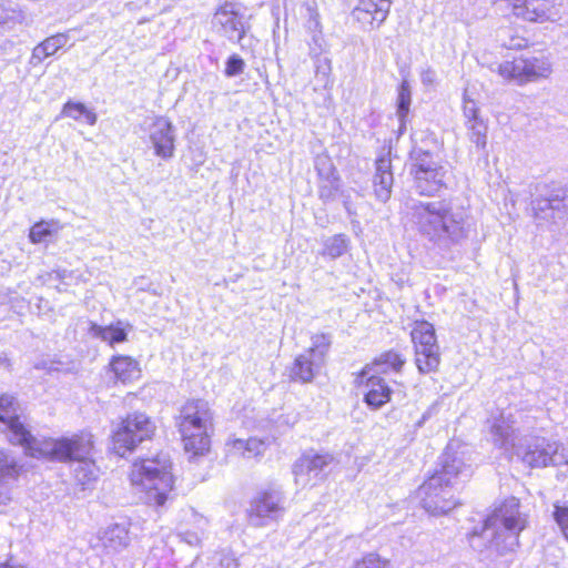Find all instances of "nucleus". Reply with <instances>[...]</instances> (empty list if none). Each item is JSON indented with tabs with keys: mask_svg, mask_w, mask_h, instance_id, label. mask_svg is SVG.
<instances>
[{
	"mask_svg": "<svg viewBox=\"0 0 568 568\" xmlns=\"http://www.w3.org/2000/svg\"><path fill=\"white\" fill-rule=\"evenodd\" d=\"M110 365L115 377L122 383L132 382L140 377L139 363L130 356H114Z\"/></svg>",
	"mask_w": 568,
	"mask_h": 568,
	"instance_id": "nucleus-28",
	"label": "nucleus"
},
{
	"mask_svg": "<svg viewBox=\"0 0 568 568\" xmlns=\"http://www.w3.org/2000/svg\"><path fill=\"white\" fill-rule=\"evenodd\" d=\"M518 418L511 413H501L495 418L490 432L494 443L506 453L516 455L523 463L530 467H547L550 465V440L544 437H531L525 439L526 444L519 443V428L516 425Z\"/></svg>",
	"mask_w": 568,
	"mask_h": 568,
	"instance_id": "nucleus-4",
	"label": "nucleus"
},
{
	"mask_svg": "<svg viewBox=\"0 0 568 568\" xmlns=\"http://www.w3.org/2000/svg\"><path fill=\"white\" fill-rule=\"evenodd\" d=\"M284 495L278 489L260 491L252 500L248 520L254 527H264L278 520L284 514Z\"/></svg>",
	"mask_w": 568,
	"mask_h": 568,
	"instance_id": "nucleus-13",
	"label": "nucleus"
},
{
	"mask_svg": "<svg viewBox=\"0 0 568 568\" xmlns=\"http://www.w3.org/2000/svg\"><path fill=\"white\" fill-rule=\"evenodd\" d=\"M333 462L334 456L328 453H304L293 465L295 484L302 488L316 485L323 480L322 471Z\"/></svg>",
	"mask_w": 568,
	"mask_h": 568,
	"instance_id": "nucleus-14",
	"label": "nucleus"
},
{
	"mask_svg": "<svg viewBox=\"0 0 568 568\" xmlns=\"http://www.w3.org/2000/svg\"><path fill=\"white\" fill-rule=\"evenodd\" d=\"M143 126L149 134L154 154L163 160L173 158L175 133L172 122L164 116H152L144 121Z\"/></svg>",
	"mask_w": 568,
	"mask_h": 568,
	"instance_id": "nucleus-15",
	"label": "nucleus"
},
{
	"mask_svg": "<svg viewBox=\"0 0 568 568\" xmlns=\"http://www.w3.org/2000/svg\"><path fill=\"white\" fill-rule=\"evenodd\" d=\"M215 568H239V564L233 556L222 554Z\"/></svg>",
	"mask_w": 568,
	"mask_h": 568,
	"instance_id": "nucleus-45",
	"label": "nucleus"
},
{
	"mask_svg": "<svg viewBox=\"0 0 568 568\" xmlns=\"http://www.w3.org/2000/svg\"><path fill=\"white\" fill-rule=\"evenodd\" d=\"M16 481L0 479V505H7L12 499V487Z\"/></svg>",
	"mask_w": 568,
	"mask_h": 568,
	"instance_id": "nucleus-44",
	"label": "nucleus"
},
{
	"mask_svg": "<svg viewBox=\"0 0 568 568\" xmlns=\"http://www.w3.org/2000/svg\"><path fill=\"white\" fill-rule=\"evenodd\" d=\"M212 420L213 414L207 402L189 400L183 405L179 427L187 453L199 456L209 452V430L212 427Z\"/></svg>",
	"mask_w": 568,
	"mask_h": 568,
	"instance_id": "nucleus-6",
	"label": "nucleus"
},
{
	"mask_svg": "<svg viewBox=\"0 0 568 568\" xmlns=\"http://www.w3.org/2000/svg\"><path fill=\"white\" fill-rule=\"evenodd\" d=\"M331 344L329 334L313 335L311 347L295 358L291 377L302 383H311L324 367Z\"/></svg>",
	"mask_w": 568,
	"mask_h": 568,
	"instance_id": "nucleus-8",
	"label": "nucleus"
},
{
	"mask_svg": "<svg viewBox=\"0 0 568 568\" xmlns=\"http://www.w3.org/2000/svg\"><path fill=\"white\" fill-rule=\"evenodd\" d=\"M348 246V241L345 235L338 234L327 239L324 243V254L336 258L342 256Z\"/></svg>",
	"mask_w": 568,
	"mask_h": 568,
	"instance_id": "nucleus-36",
	"label": "nucleus"
},
{
	"mask_svg": "<svg viewBox=\"0 0 568 568\" xmlns=\"http://www.w3.org/2000/svg\"><path fill=\"white\" fill-rule=\"evenodd\" d=\"M416 497L423 509L432 516L446 515L458 505L454 489L439 475H432L425 480L416 490Z\"/></svg>",
	"mask_w": 568,
	"mask_h": 568,
	"instance_id": "nucleus-10",
	"label": "nucleus"
},
{
	"mask_svg": "<svg viewBox=\"0 0 568 568\" xmlns=\"http://www.w3.org/2000/svg\"><path fill=\"white\" fill-rule=\"evenodd\" d=\"M464 116L467 135L470 142L475 143L478 149L484 150L487 145V122L480 116L479 109L474 100H464Z\"/></svg>",
	"mask_w": 568,
	"mask_h": 568,
	"instance_id": "nucleus-19",
	"label": "nucleus"
},
{
	"mask_svg": "<svg viewBox=\"0 0 568 568\" xmlns=\"http://www.w3.org/2000/svg\"><path fill=\"white\" fill-rule=\"evenodd\" d=\"M352 568H390V562L388 559L371 552L357 560Z\"/></svg>",
	"mask_w": 568,
	"mask_h": 568,
	"instance_id": "nucleus-39",
	"label": "nucleus"
},
{
	"mask_svg": "<svg viewBox=\"0 0 568 568\" xmlns=\"http://www.w3.org/2000/svg\"><path fill=\"white\" fill-rule=\"evenodd\" d=\"M64 39L65 38H45L33 49L31 63H39L43 59L53 55L60 48L64 45Z\"/></svg>",
	"mask_w": 568,
	"mask_h": 568,
	"instance_id": "nucleus-32",
	"label": "nucleus"
},
{
	"mask_svg": "<svg viewBox=\"0 0 568 568\" xmlns=\"http://www.w3.org/2000/svg\"><path fill=\"white\" fill-rule=\"evenodd\" d=\"M245 63L239 55H231L226 62L225 74L227 77H235L244 71Z\"/></svg>",
	"mask_w": 568,
	"mask_h": 568,
	"instance_id": "nucleus-42",
	"label": "nucleus"
},
{
	"mask_svg": "<svg viewBox=\"0 0 568 568\" xmlns=\"http://www.w3.org/2000/svg\"><path fill=\"white\" fill-rule=\"evenodd\" d=\"M155 429L153 422L143 413H133L122 420L113 433V450L124 456L133 450L138 444L151 438Z\"/></svg>",
	"mask_w": 568,
	"mask_h": 568,
	"instance_id": "nucleus-9",
	"label": "nucleus"
},
{
	"mask_svg": "<svg viewBox=\"0 0 568 568\" xmlns=\"http://www.w3.org/2000/svg\"><path fill=\"white\" fill-rule=\"evenodd\" d=\"M433 475L443 477V481L454 490L473 475V468L465 459L464 452H457L449 444L440 458V468Z\"/></svg>",
	"mask_w": 568,
	"mask_h": 568,
	"instance_id": "nucleus-16",
	"label": "nucleus"
},
{
	"mask_svg": "<svg viewBox=\"0 0 568 568\" xmlns=\"http://www.w3.org/2000/svg\"><path fill=\"white\" fill-rule=\"evenodd\" d=\"M498 74L518 85L548 79L552 73V63L546 57L517 58L498 65Z\"/></svg>",
	"mask_w": 568,
	"mask_h": 568,
	"instance_id": "nucleus-7",
	"label": "nucleus"
},
{
	"mask_svg": "<svg viewBox=\"0 0 568 568\" xmlns=\"http://www.w3.org/2000/svg\"><path fill=\"white\" fill-rule=\"evenodd\" d=\"M212 27L216 33H237V36L245 34L244 21L241 16L235 11V6L226 3L221 7L214 14Z\"/></svg>",
	"mask_w": 568,
	"mask_h": 568,
	"instance_id": "nucleus-21",
	"label": "nucleus"
},
{
	"mask_svg": "<svg viewBox=\"0 0 568 568\" xmlns=\"http://www.w3.org/2000/svg\"><path fill=\"white\" fill-rule=\"evenodd\" d=\"M436 80V74L433 70H425L422 72V82L426 85L433 84Z\"/></svg>",
	"mask_w": 568,
	"mask_h": 568,
	"instance_id": "nucleus-46",
	"label": "nucleus"
},
{
	"mask_svg": "<svg viewBox=\"0 0 568 568\" xmlns=\"http://www.w3.org/2000/svg\"><path fill=\"white\" fill-rule=\"evenodd\" d=\"M389 8L388 0H359L352 18L363 31L369 32L386 19Z\"/></svg>",
	"mask_w": 568,
	"mask_h": 568,
	"instance_id": "nucleus-18",
	"label": "nucleus"
},
{
	"mask_svg": "<svg viewBox=\"0 0 568 568\" xmlns=\"http://www.w3.org/2000/svg\"><path fill=\"white\" fill-rule=\"evenodd\" d=\"M527 526V517L520 511L516 497L506 498L485 520L479 538L486 544L480 550L484 559L494 561L519 547V535Z\"/></svg>",
	"mask_w": 568,
	"mask_h": 568,
	"instance_id": "nucleus-2",
	"label": "nucleus"
},
{
	"mask_svg": "<svg viewBox=\"0 0 568 568\" xmlns=\"http://www.w3.org/2000/svg\"><path fill=\"white\" fill-rule=\"evenodd\" d=\"M54 36L60 37V36H64V34H63V33L58 32V33H55Z\"/></svg>",
	"mask_w": 568,
	"mask_h": 568,
	"instance_id": "nucleus-48",
	"label": "nucleus"
},
{
	"mask_svg": "<svg viewBox=\"0 0 568 568\" xmlns=\"http://www.w3.org/2000/svg\"><path fill=\"white\" fill-rule=\"evenodd\" d=\"M0 568H27V567L21 564L13 562V561H7L3 564H0Z\"/></svg>",
	"mask_w": 568,
	"mask_h": 568,
	"instance_id": "nucleus-47",
	"label": "nucleus"
},
{
	"mask_svg": "<svg viewBox=\"0 0 568 568\" xmlns=\"http://www.w3.org/2000/svg\"><path fill=\"white\" fill-rule=\"evenodd\" d=\"M554 518L568 540V505L556 503L554 505Z\"/></svg>",
	"mask_w": 568,
	"mask_h": 568,
	"instance_id": "nucleus-40",
	"label": "nucleus"
},
{
	"mask_svg": "<svg viewBox=\"0 0 568 568\" xmlns=\"http://www.w3.org/2000/svg\"><path fill=\"white\" fill-rule=\"evenodd\" d=\"M62 114L77 121L84 118L89 125H94L98 120L97 114L80 102H67L63 105Z\"/></svg>",
	"mask_w": 568,
	"mask_h": 568,
	"instance_id": "nucleus-33",
	"label": "nucleus"
},
{
	"mask_svg": "<svg viewBox=\"0 0 568 568\" xmlns=\"http://www.w3.org/2000/svg\"><path fill=\"white\" fill-rule=\"evenodd\" d=\"M230 453L244 458H253L263 455L268 444L260 438L251 437L248 439L235 438L227 443Z\"/></svg>",
	"mask_w": 568,
	"mask_h": 568,
	"instance_id": "nucleus-27",
	"label": "nucleus"
},
{
	"mask_svg": "<svg viewBox=\"0 0 568 568\" xmlns=\"http://www.w3.org/2000/svg\"><path fill=\"white\" fill-rule=\"evenodd\" d=\"M363 383L367 387L365 402L368 406L377 409L390 400L392 390L378 374H367Z\"/></svg>",
	"mask_w": 568,
	"mask_h": 568,
	"instance_id": "nucleus-22",
	"label": "nucleus"
},
{
	"mask_svg": "<svg viewBox=\"0 0 568 568\" xmlns=\"http://www.w3.org/2000/svg\"><path fill=\"white\" fill-rule=\"evenodd\" d=\"M22 21L23 16L21 12H6L3 16H0V33L11 31L14 24L22 23Z\"/></svg>",
	"mask_w": 568,
	"mask_h": 568,
	"instance_id": "nucleus-41",
	"label": "nucleus"
},
{
	"mask_svg": "<svg viewBox=\"0 0 568 568\" xmlns=\"http://www.w3.org/2000/svg\"><path fill=\"white\" fill-rule=\"evenodd\" d=\"M31 457L59 462H74L73 476L83 489L99 477V468L92 459L93 437L91 434L74 435L71 438L42 439L32 447Z\"/></svg>",
	"mask_w": 568,
	"mask_h": 568,
	"instance_id": "nucleus-3",
	"label": "nucleus"
},
{
	"mask_svg": "<svg viewBox=\"0 0 568 568\" xmlns=\"http://www.w3.org/2000/svg\"><path fill=\"white\" fill-rule=\"evenodd\" d=\"M410 105V88L406 80H404L399 87L398 99H397V115L403 122L407 115Z\"/></svg>",
	"mask_w": 568,
	"mask_h": 568,
	"instance_id": "nucleus-38",
	"label": "nucleus"
},
{
	"mask_svg": "<svg viewBox=\"0 0 568 568\" xmlns=\"http://www.w3.org/2000/svg\"><path fill=\"white\" fill-rule=\"evenodd\" d=\"M192 516H193L194 523L196 524V530L195 531H190V530L181 531L179 534V536L182 541H184L185 544H187L190 546L195 547L201 544L202 536L204 534V529L206 526V519L196 514H193Z\"/></svg>",
	"mask_w": 568,
	"mask_h": 568,
	"instance_id": "nucleus-35",
	"label": "nucleus"
},
{
	"mask_svg": "<svg viewBox=\"0 0 568 568\" xmlns=\"http://www.w3.org/2000/svg\"><path fill=\"white\" fill-rule=\"evenodd\" d=\"M306 17H307V22H306L307 31L310 33H317V32L321 33L322 27L320 23V17H318L317 11L312 7H307L306 8Z\"/></svg>",
	"mask_w": 568,
	"mask_h": 568,
	"instance_id": "nucleus-43",
	"label": "nucleus"
},
{
	"mask_svg": "<svg viewBox=\"0 0 568 568\" xmlns=\"http://www.w3.org/2000/svg\"><path fill=\"white\" fill-rule=\"evenodd\" d=\"M446 176L447 170L442 164L429 171L420 172L414 176L416 189L422 195H433L445 185Z\"/></svg>",
	"mask_w": 568,
	"mask_h": 568,
	"instance_id": "nucleus-25",
	"label": "nucleus"
},
{
	"mask_svg": "<svg viewBox=\"0 0 568 568\" xmlns=\"http://www.w3.org/2000/svg\"><path fill=\"white\" fill-rule=\"evenodd\" d=\"M410 335L418 371L422 374L436 372L440 364V353L434 326L428 322L417 323Z\"/></svg>",
	"mask_w": 568,
	"mask_h": 568,
	"instance_id": "nucleus-11",
	"label": "nucleus"
},
{
	"mask_svg": "<svg viewBox=\"0 0 568 568\" xmlns=\"http://www.w3.org/2000/svg\"><path fill=\"white\" fill-rule=\"evenodd\" d=\"M412 169L410 173L416 176L420 172L429 171L433 168L440 165L438 161L434 159V155L429 151H425L422 148H413L410 151Z\"/></svg>",
	"mask_w": 568,
	"mask_h": 568,
	"instance_id": "nucleus-31",
	"label": "nucleus"
},
{
	"mask_svg": "<svg viewBox=\"0 0 568 568\" xmlns=\"http://www.w3.org/2000/svg\"><path fill=\"white\" fill-rule=\"evenodd\" d=\"M20 405L17 399L9 394L0 395V422L3 423L9 430V440L23 447L24 453L31 456L32 447L42 439L34 438L30 430L27 429L24 424L20 420L19 415Z\"/></svg>",
	"mask_w": 568,
	"mask_h": 568,
	"instance_id": "nucleus-12",
	"label": "nucleus"
},
{
	"mask_svg": "<svg viewBox=\"0 0 568 568\" xmlns=\"http://www.w3.org/2000/svg\"><path fill=\"white\" fill-rule=\"evenodd\" d=\"M61 230L62 225L58 220H41L30 227L29 240L32 244L47 243Z\"/></svg>",
	"mask_w": 568,
	"mask_h": 568,
	"instance_id": "nucleus-29",
	"label": "nucleus"
},
{
	"mask_svg": "<svg viewBox=\"0 0 568 568\" xmlns=\"http://www.w3.org/2000/svg\"><path fill=\"white\" fill-rule=\"evenodd\" d=\"M19 476V466L16 458L4 449H0V479L16 481Z\"/></svg>",
	"mask_w": 568,
	"mask_h": 568,
	"instance_id": "nucleus-34",
	"label": "nucleus"
},
{
	"mask_svg": "<svg viewBox=\"0 0 568 568\" xmlns=\"http://www.w3.org/2000/svg\"><path fill=\"white\" fill-rule=\"evenodd\" d=\"M90 333L93 336L100 337L102 341L108 342L111 346L126 341V332L122 327L121 322H118L116 325H110L105 327L92 324L90 327Z\"/></svg>",
	"mask_w": 568,
	"mask_h": 568,
	"instance_id": "nucleus-30",
	"label": "nucleus"
},
{
	"mask_svg": "<svg viewBox=\"0 0 568 568\" xmlns=\"http://www.w3.org/2000/svg\"><path fill=\"white\" fill-rule=\"evenodd\" d=\"M394 178L392 172V162L388 158H381L376 161V172L374 176V187L377 199L386 202L390 197Z\"/></svg>",
	"mask_w": 568,
	"mask_h": 568,
	"instance_id": "nucleus-26",
	"label": "nucleus"
},
{
	"mask_svg": "<svg viewBox=\"0 0 568 568\" xmlns=\"http://www.w3.org/2000/svg\"><path fill=\"white\" fill-rule=\"evenodd\" d=\"M405 364V359L396 352H386L379 355L373 363L367 364L359 373L357 383L363 384L367 374H385L388 369L399 372Z\"/></svg>",
	"mask_w": 568,
	"mask_h": 568,
	"instance_id": "nucleus-24",
	"label": "nucleus"
},
{
	"mask_svg": "<svg viewBox=\"0 0 568 568\" xmlns=\"http://www.w3.org/2000/svg\"><path fill=\"white\" fill-rule=\"evenodd\" d=\"M412 216L419 234L440 248H450L468 239L466 212L447 200L415 203Z\"/></svg>",
	"mask_w": 568,
	"mask_h": 568,
	"instance_id": "nucleus-1",
	"label": "nucleus"
},
{
	"mask_svg": "<svg viewBox=\"0 0 568 568\" xmlns=\"http://www.w3.org/2000/svg\"><path fill=\"white\" fill-rule=\"evenodd\" d=\"M315 169L322 180L320 185V196L322 199H329L339 189V180L336 175V170L328 156H317L315 161Z\"/></svg>",
	"mask_w": 568,
	"mask_h": 568,
	"instance_id": "nucleus-23",
	"label": "nucleus"
},
{
	"mask_svg": "<svg viewBox=\"0 0 568 568\" xmlns=\"http://www.w3.org/2000/svg\"><path fill=\"white\" fill-rule=\"evenodd\" d=\"M536 219L557 223L568 215V194L561 190H552L536 197L532 202Z\"/></svg>",
	"mask_w": 568,
	"mask_h": 568,
	"instance_id": "nucleus-17",
	"label": "nucleus"
},
{
	"mask_svg": "<svg viewBox=\"0 0 568 568\" xmlns=\"http://www.w3.org/2000/svg\"><path fill=\"white\" fill-rule=\"evenodd\" d=\"M170 469L171 462L163 454L133 463L130 479L133 486L144 491L146 504L164 505L173 488V477Z\"/></svg>",
	"mask_w": 568,
	"mask_h": 568,
	"instance_id": "nucleus-5",
	"label": "nucleus"
},
{
	"mask_svg": "<svg viewBox=\"0 0 568 568\" xmlns=\"http://www.w3.org/2000/svg\"><path fill=\"white\" fill-rule=\"evenodd\" d=\"M99 545L106 555H114L124 550L130 544L128 526L112 524L99 532Z\"/></svg>",
	"mask_w": 568,
	"mask_h": 568,
	"instance_id": "nucleus-20",
	"label": "nucleus"
},
{
	"mask_svg": "<svg viewBox=\"0 0 568 568\" xmlns=\"http://www.w3.org/2000/svg\"><path fill=\"white\" fill-rule=\"evenodd\" d=\"M548 450L550 452V465H568V440H550Z\"/></svg>",
	"mask_w": 568,
	"mask_h": 568,
	"instance_id": "nucleus-37",
	"label": "nucleus"
}]
</instances>
